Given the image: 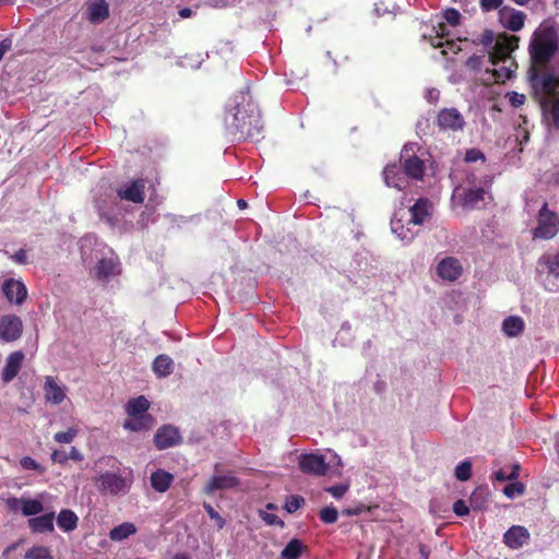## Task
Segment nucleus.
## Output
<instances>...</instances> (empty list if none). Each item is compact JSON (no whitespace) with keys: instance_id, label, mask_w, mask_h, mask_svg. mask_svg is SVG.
<instances>
[{"instance_id":"f257e3e1","label":"nucleus","mask_w":559,"mask_h":559,"mask_svg":"<svg viewBox=\"0 0 559 559\" xmlns=\"http://www.w3.org/2000/svg\"><path fill=\"white\" fill-rule=\"evenodd\" d=\"M558 49V38L551 27L539 28L534 33L530 45L534 66L528 71L535 97L545 109L549 97L559 88V69H549L547 63Z\"/></svg>"},{"instance_id":"f03ea898","label":"nucleus","mask_w":559,"mask_h":559,"mask_svg":"<svg viewBox=\"0 0 559 559\" xmlns=\"http://www.w3.org/2000/svg\"><path fill=\"white\" fill-rule=\"evenodd\" d=\"M225 126L238 139H257L261 134L263 124L260 111L247 92L237 93L228 104Z\"/></svg>"},{"instance_id":"7ed1b4c3","label":"nucleus","mask_w":559,"mask_h":559,"mask_svg":"<svg viewBox=\"0 0 559 559\" xmlns=\"http://www.w3.org/2000/svg\"><path fill=\"white\" fill-rule=\"evenodd\" d=\"M518 43L516 36H502L497 40L495 51H489L492 69L486 71L490 75L488 81L503 83L512 78L516 69L512 52L518 48Z\"/></svg>"},{"instance_id":"20e7f679","label":"nucleus","mask_w":559,"mask_h":559,"mask_svg":"<svg viewBox=\"0 0 559 559\" xmlns=\"http://www.w3.org/2000/svg\"><path fill=\"white\" fill-rule=\"evenodd\" d=\"M132 484V472H104L100 473L96 486L104 495H121L127 493Z\"/></svg>"},{"instance_id":"39448f33","label":"nucleus","mask_w":559,"mask_h":559,"mask_svg":"<svg viewBox=\"0 0 559 559\" xmlns=\"http://www.w3.org/2000/svg\"><path fill=\"white\" fill-rule=\"evenodd\" d=\"M537 273L546 290L559 292V252L543 254L537 261Z\"/></svg>"},{"instance_id":"423d86ee","label":"nucleus","mask_w":559,"mask_h":559,"mask_svg":"<svg viewBox=\"0 0 559 559\" xmlns=\"http://www.w3.org/2000/svg\"><path fill=\"white\" fill-rule=\"evenodd\" d=\"M452 199L465 210H475L479 209L486 199H490V195L485 187L465 188L460 186L454 189Z\"/></svg>"},{"instance_id":"0eeeda50","label":"nucleus","mask_w":559,"mask_h":559,"mask_svg":"<svg viewBox=\"0 0 559 559\" xmlns=\"http://www.w3.org/2000/svg\"><path fill=\"white\" fill-rule=\"evenodd\" d=\"M418 150L417 143H407L401 152L404 174L413 179H421L425 173V162L416 155Z\"/></svg>"},{"instance_id":"6e6552de","label":"nucleus","mask_w":559,"mask_h":559,"mask_svg":"<svg viewBox=\"0 0 559 559\" xmlns=\"http://www.w3.org/2000/svg\"><path fill=\"white\" fill-rule=\"evenodd\" d=\"M559 230V217L555 212L548 210L544 203L538 212L537 226L534 229V237L539 239H551Z\"/></svg>"},{"instance_id":"1a4fd4ad","label":"nucleus","mask_w":559,"mask_h":559,"mask_svg":"<svg viewBox=\"0 0 559 559\" xmlns=\"http://www.w3.org/2000/svg\"><path fill=\"white\" fill-rule=\"evenodd\" d=\"M391 229L405 243L411 242L419 229L411 223L406 212H396L391 221Z\"/></svg>"},{"instance_id":"9d476101","label":"nucleus","mask_w":559,"mask_h":559,"mask_svg":"<svg viewBox=\"0 0 559 559\" xmlns=\"http://www.w3.org/2000/svg\"><path fill=\"white\" fill-rule=\"evenodd\" d=\"M298 466L305 474L324 476L328 473L329 464L321 454L304 453L298 456Z\"/></svg>"},{"instance_id":"9b49d317","label":"nucleus","mask_w":559,"mask_h":559,"mask_svg":"<svg viewBox=\"0 0 559 559\" xmlns=\"http://www.w3.org/2000/svg\"><path fill=\"white\" fill-rule=\"evenodd\" d=\"M120 271L121 269L118 257L112 252H109L108 255H103L98 260L94 269V274L98 281L108 282L111 278L118 276Z\"/></svg>"},{"instance_id":"f8f14e48","label":"nucleus","mask_w":559,"mask_h":559,"mask_svg":"<svg viewBox=\"0 0 559 559\" xmlns=\"http://www.w3.org/2000/svg\"><path fill=\"white\" fill-rule=\"evenodd\" d=\"M23 332V322L15 314H7L0 318V340L11 343L19 340Z\"/></svg>"},{"instance_id":"ddd939ff","label":"nucleus","mask_w":559,"mask_h":559,"mask_svg":"<svg viewBox=\"0 0 559 559\" xmlns=\"http://www.w3.org/2000/svg\"><path fill=\"white\" fill-rule=\"evenodd\" d=\"M437 124L442 130L459 131L465 126V119L456 108H443L437 116Z\"/></svg>"},{"instance_id":"4468645a","label":"nucleus","mask_w":559,"mask_h":559,"mask_svg":"<svg viewBox=\"0 0 559 559\" xmlns=\"http://www.w3.org/2000/svg\"><path fill=\"white\" fill-rule=\"evenodd\" d=\"M214 471V476L204 488L205 493L211 495L216 490L231 489L238 485V479L231 473L219 474V464H215Z\"/></svg>"},{"instance_id":"2eb2a0df","label":"nucleus","mask_w":559,"mask_h":559,"mask_svg":"<svg viewBox=\"0 0 559 559\" xmlns=\"http://www.w3.org/2000/svg\"><path fill=\"white\" fill-rule=\"evenodd\" d=\"M44 393L46 402L59 405L67 397V386L58 382L53 377L46 376L44 382Z\"/></svg>"},{"instance_id":"dca6fc26","label":"nucleus","mask_w":559,"mask_h":559,"mask_svg":"<svg viewBox=\"0 0 559 559\" xmlns=\"http://www.w3.org/2000/svg\"><path fill=\"white\" fill-rule=\"evenodd\" d=\"M435 35H429V43L435 48H443L442 53L447 55L449 51L453 53H457L461 50V46L459 41L445 39L443 38L448 35L445 33V25L440 23L436 28L433 27Z\"/></svg>"},{"instance_id":"f3484780","label":"nucleus","mask_w":559,"mask_h":559,"mask_svg":"<svg viewBox=\"0 0 559 559\" xmlns=\"http://www.w3.org/2000/svg\"><path fill=\"white\" fill-rule=\"evenodd\" d=\"M2 292L5 298L15 305H21L27 297V289L25 285L17 280L9 278L2 284Z\"/></svg>"},{"instance_id":"a211bd4d","label":"nucleus","mask_w":559,"mask_h":559,"mask_svg":"<svg viewBox=\"0 0 559 559\" xmlns=\"http://www.w3.org/2000/svg\"><path fill=\"white\" fill-rule=\"evenodd\" d=\"M432 209V203L428 199H419L406 213L411 223L418 228L431 217Z\"/></svg>"},{"instance_id":"6ab92c4d","label":"nucleus","mask_w":559,"mask_h":559,"mask_svg":"<svg viewBox=\"0 0 559 559\" xmlns=\"http://www.w3.org/2000/svg\"><path fill=\"white\" fill-rule=\"evenodd\" d=\"M180 441V433L178 429L170 425L160 427L154 437L155 445L158 450L168 449L178 444Z\"/></svg>"},{"instance_id":"aec40b11","label":"nucleus","mask_w":559,"mask_h":559,"mask_svg":"<svg viewBox=\"0 0 559 559\" xmlns=\"http://www.w3.org/2000/svg\"><path fill=\"white\" fill-rule=\"evenodd\" d=\"M24 359L25 354L22 350H15L7 357L1 376L4 383L11 382L17 376Z\"/></svg>"},{"instance_id":"412c9836","label":"nucleus","mask_w":559,"mask_h":559,"mask_svg":"<svg viewBox=\"0 0 559 559\" xmlns=\"http://www.w3.org/2000/svg\"><path fill=\"white\" fill-rule=\"evenodd\" d=\"M526 15L522 11L514 10L512 8H502L500 10V21L502 25L512 31L519 32L523 28Z\"/></svg>"},{"instance_id":"4be33fe9","label":"nucleus","mask_w":559,"mask_h":559,"mask_svg":"<svg viewBox=\"0 0 559 559\" xmlns=\"http://www.w3.org/2000/svg\"><path fill=\"white\" fill-rule=\"evenodd\" d=\"M461 273L462 266L454 258H444L437 265V274L444 281L454 282Z\"/></svg>"},{"instance_id":"5701e85b","label":"nucleus","mask_w":559,"mask_h":559,"mask_svg":"<svg viewBox=\"0 0 559 559\" xmlns=\"http://www.w3.org/2000/svg\"><path fill=\"white\" fill-rule=\"evenodd\" d=\"M503 540L508 547L518 549L528 543L530 533L524 526L513 525L504 533Z\"/></svg>"},{"instance_id":"b1692460","label":"nucleus","mask_w":559,"mask_h":559,"mask_svg":"<svg viewBox=\"0 0 559 559\" xmlns=\"http://www.w3.org/2000/svg\"><path fill=\"white\" fill-rule=\"evenodd\" d=\"M144 180L139 179L132 181L124 188H121L117 192V197L121 200L131 201L134 203H142L144 201Z\"/></svg>"},{"instance_id":"393cba45","label":"nucleus","mask_w":559,"mask_h":559,"mask_svg":"<svg viewBox=\"0 0 559 559\" xmlns=\"http://www.w3.org/2000/svg\"><path fill=\"white\" fill-rule=\"evenodd\" d=\"M87 20L93 24H99L109 16V7L105 0H95L87 4Z\"/></svg>"},{"instance_id":"a878e982","label":"nucleus","mask_w":559,"mask_h":559,"mask_svg":"<svg viewBox=\"0 0 559 559\" xmlns=\"http://www.w3.org/2000/svg\"><path fill=\"white\" fill-rule=\"evenodd\" d=\"M383 177L388 187H393L397 190H403L407 185L404 174H402L401 169L395 165L386 166L383 171Z\"/></svg>"},{"instance_id":"bb28decb","label":"nucleus","mask_w":559,"mask_h":559,"mask_svg":"<svg viewBox=\"0 0 559 559\" xmlns=\"http://www.w3.org/2000/svg\"><path fill=\"white\" fill-rule=\"evenodd\" d=\"M55 513L50 512L28 520V526L34 533H44L53 531Z\"/></svg>"},{"instance_id":"cd10ccee","label":"nucleus","mask_w":559,"mask_h":559,"mask_svg":"<svg viewBox=\"0 0 559 559\" xmlns=\"http://www.w3.org/2000/svg\"><path fill=\"white\" fill-rule=\"evenodd\" d=\"M174 481V475L164 471L157 469L151 475V485L157 492H165Z\"/></svg>"},{"instance_id":"c85d7f7f","label":"nucleus","mask_w":559,"mask_h":559,"mask_svg":"<svg viewBox=\"0 0 559 559\" xmlns=\"http://www.w3.org/2000/svg\"><path fill=\"white\" fill-rule=\"evenodd\" d=\"M78 515L69 509L61 510L57 518L58 527L66 533L74 531L78 527Z\"/></svg>"},{"instance_id":"c756f323","label":"nucleus","mask_w":559,"mask_h":559,"mask_svg":"<svg viewBox=\"0 0 559 559\" xmlns=\"http://www.w3.org/2000/svg\"><path fill=\"white\" fill-rule=\"evenodd\" d=\"M150 408V402L144 396H138L135 399H131L126 404V412L128 416H151L147 414V409Z\"/></svg>"},{"instance_id":"7c9ffc66","label":"nucleus","mask_w":559,"mask_h":559,"mask_svg":"<svg viewBox=\"0 0 559 559\" xmlns=\"http://www.w3.org/2000/svg\"><path fill=\"white\" fill-rule=\"evenodd\" d=\"M123 427L131 431L148 430L153 427L154 420L152 416H129Z\"/></svg>"},{"instance_id":"2f4dec72","label":"nucleus","mask_w":559,"mask_h":559,"mask_svg":"<svg viewBox=\"0 0 559 559\" xmlns=\"http://www.w3.org/2000/svg\"><path fill=\"white\" fill-rule=\"evenodd\" d=\"M524 330V321L519 316H510L502 322V331L509 337L520 335Z\"/></svg>"},{"instance_id":"473e14b6","label":"nucleus","mask_w":559,"mask_h":559,"mask_svg":"<svg viewBox=\"0 0 559 559\" xmlns=\"http://www.w3.org/2000/svg\"><path fill=\"white\" fill-rule=\"evenodd\" d=\"M174 370V361L167 355H159L153 362V371L158 378L169 376Z\"/></svg>"},{"instance_id":"72a5a7b5","label":"nucleus","mask_w":559,"mask_h":559,"mask_svg":"<svg viewBox=\"0 0 559 559\" xmlns=\"http://www.w3.org/2000/svg\"><path fill=\"white\" fill-rule=\"evenodd\" d=\"M136 533V526L131 522H124L109 532L112 542H122Z\"/></svg>"},{"instance_id":"f704fd0d","label":"nucleus","mask_w":559,"mask_h":559,"mask_svg":"<svg viewBox=\"0 0 559 559\" xmlns=\"http://www.w3.org/2000/svg\"><path fill=\"white\" fill-rule=\"evenodd\" d=\"M304 548H305L304 544L299 539L294 538L282 550L281 558L282 559H298L299 556L301 555Z\"/></svg>"},{"instance_id":"c9c22d12","label":"nucleus","mask_w":559,"mask_h":559,"mask_svg":"<svg viewBox=\"0 0 559 559\" xmlns=\"http://www.w3.org/2000/svg\"><path fill=\"white\" fill-rule=\"evenodd\" d=\"M44 510L43 502L38 499H26L22 506V513L25 516H34L41 513Z\"/></svg>"},{"instance_id":"e433bc0d","label":"nucleus","mask_w":559,"mask_h":559,"mask_svg":"<svg viewBox=\"0 0 559 559\" xmlns=\"http://www.w3.org/2000/svg\"><path fill=\"white\" fill-rule=\"evenodd\" d=\"M502 36H509L508 34H499L495 35V33L490 29H486L478 38V44L483 45L486 48H489V51H495L497 40Z\"/></svg>"},{"instance_id":"4c0bfd02","label":"nucleus","mask_w":559,"mask_h":559,"mask_svg":"<svg viewBox=\"0 0 559 559\" xmlns=\"http://www.w3.org/2000/svg\"><path fill=\"white\" fill-rule=\"evenodd\" d=\"M486 503V492L481 488L475 489L469 497V504L473 510H483Z\"/></svg>"},{"instance_id":"58836bf2","label":"nucleus","mask_w":559,"mask_h":559,"mask_svg":"<svg viewBox=\"0 0 559 559\" xmlns=\"http://www.w3.org/2000/svg\"><path fill=\"white\" fill-rule=\"evenodd\" d=\"M472 476V462L465 460L455 467V477L460 481H466Z\"/></svg>"},{"instance_id":"ea45409f","label":"nucleus","mask_w":559,"mask_h":559,"mask_svg":"<svg viewBox=\"0 0 559 559\" xmlns=\"http://www.w3.org/2000/svg\"><path fill=\"white\" fill-rule=\"evenodd\" d=\"M116 200H117V197L110 194L108 197V200L105 199V200H100L98 198L95 199V204H96V207L99 212V215L100 216H105L107 217L108 219L110 218V210H109V204H114L116 203Z\"/></svg>"},{"instance_id":"a19ab883","label":"nucleus","mask_w":559,"mask_h":559,"mask_svg":"<svg viewBox=\"0 0 559 559\" xmlns=\"http://www.w3.org/2000/svg\"><path fill=\"white\" fill-rule=\"evenodd\" d=\"M512 483L508 484L503 488V493L510 498L513 499L515 496H521L525 491V486L516 480H511Z\"/></svg>"},{"instance_id":"79ce46f5","label":"nucleus","mask_w":559,"mask_h":559,"mask_svg":"<svg viewBox=\"0 0 559 559\" xmlns=\"http://www.w3.org/2000/svg\"><path fill=\"white\" fill-rule=\"evenodd\" d=\"M319 518L325 524H333L338 519V512L334 507H324L320 510Z\"/></svg>"},{"instance_id":"37998d69","label":"nucleus","mask_w":559,"mask_h":559,"mask_svg":"<svg viewBox=\"0 0 559 559\" xmlns=\"http://www.w3.org/2000/svg\"><path fill=\"white\" fill-rule=\"evenodd\" d=\"M20 465L23 469L36 471L39 475L46 472V468L31 456L22 457L20 460Z\"/></svg>"},{"instance_id":"c03bdc74","label":"nucleus","mask_w":559,"mask_h":559,"mask_svg":"<svg viewBox=\"0 0 559 559\" xmlns=\"http://www.w3.org/2000/svg\"><path fill=\"white\" fill-rule=\"evenodd\" d=\"M78 436V429L69 428L67 431H60L55 433L53 440L58 443L68 444L71 443Z\"/></svg>"},{"instance_id":"a18cd8bd","label":"nucleus","mask_w":559,"mask_h":559,"mask_svg":"<svg viewBox=\"0 0 559 559\" xmlns=\"http://www.w3.org/2000/svg\"><path fill=\"white\" fill-rule=\"evenodd\" d=\"M26 559H47L49 558L48 549L45 547H33L31 548L26 555Z\"/></svg>"},{"instance_id":"49530a36","label":"nucleus","mask_w":559,"mask_h":559,"mask_svg":"<svg viewBox=\"0 0 559 559\" xmlns=\"http://www.w3.org/2000/svg\"><path fill=\"white\" fill-rule=\"evenodd\" d=\"M302 503L304 498H301L300 496H290L285 503V509L287 510V512L293 513L297 511Z\"/></svg>"},{"instance_id":"de8ad7c7","label":"nucleus","mask_w":559,"mask_h":559,"mask_svg":"<svg viewBox=\"0 0 559 559\" xmlns=\"http://www.w3.org/2000/svg\"><path fill=\"white\" fill-rule=\"evenodd\" d=\"M349 485L347 484H338L335 486L328 487L325 490L331 493L335 499H341L347 491Z\"/></svg>"},{"instance_id":"09e8293b","label":"nucleus","mask_w":559,"mask_h":559,"mask_svg":"<svg viewBox=\"0 0 559 559\" xmlns=\"http://www.w3.org/2000/svg\"><path fill=\"white\" fill-rule=\"evenodd\" d=\"M444 20L452 26H456L460 23L461 14L456 9H447L443 13Z\"/></svg>"},{"instance_id":"8fccbe9b","label":"nucleus","mask_w":559,"mask_h":559,"mask_svg":"<svg viewBox=\"0 0 559 559\" xmlns=\"http://www.w3.org/2000/svg\"><path fill=\"white\" fill-rule=\"evenodd\" d=\"M507 98L509 99V103L513 107L518 108L524 104L526 97L524 94L518 92H510L507 94Z\"/></svg>"},{"instance_id":"3c124183","label":"nucleus","mask_w":559,"mask_h":559,"mask_svg":"<svg viewBox=\"0 0 559 559\" xmlns=\"http://www.w3.org/2000/svg\"><path fill=\"white\" fill-rule=\"evenodd\" d=\"M503 3V0H480L479 4L484 12H489L499 9Z\"/></svg>"},{"instance_id":"603ef678","label":"nucleus","mask_w":559,"mask_h":559,"mask_svg":"<svg viewBox=\"0 0 559 559\" xmlns=\"http://www.w3.org/2000/svg\"><path fill=\"white\" fill-rule=\"evenodd\" d=\"M453 512L457 516H465L469 513V508L464 500L460 499L454 502Z\"/></svg>"},{"instance_id":"864d4df0","label":"nucleus","mask_w":559,"mask_h":559,"mask_svg":"<svg viewBox=\"0 0 559 559\" xmlns=\"http://www.w3.org/2000/svg\"><path fill=\"white\" fill-rule=\"evenodd\" d=\"M119 464V462L112 457V456H104V457H100L97 462H96V467H111V468H116L117 465Z\"/></svg>"},{"instance_id":"5fc2aeb1","label":"nucleus","mask_w":559,"mask_h":559,"mask_svg":"<svg viewBox=\"0 0 559 559\" xmlns=\"http://www.w3.org/2000/svg\"><path fill=\"white\" fill-rule=\"evenodd\" d=\"M550 115L554 126L559 129V97L556 98L550 106Z\"/></svg>"},{"instance_id":"6e6d98bb","label":"nucleus","mask_w":559,"mask_h":559,"mask_svg":"<svg viewBox=\"0 0 559 559\" xmlns=\"http://www.w3.org/2000/svg\"><path fill=\"white\" fill-rule=\"evenodd\" d=\"M484 56L473 55L466 60V67L471 70H477L481 67Z\"/></svg>"},{"instance_id":"4d7b16f0","label":"nucleus","mask_w":559,"mask_h":559,"mask_svg":"<svg viewBox=\"0 0 559 559\" xmlns=\"http://www.w3.org/2000/svg\"><path fill=\"white\" fill-rule=\"evenodd\" d=\"M23 503H24V498L23 497L22 498L11 497V498L7 499V507L11 511H17V510L22 511Z\"/></svg>"},{"instance_id":"13d9d810","label":"nucleus","mask_w":559,"mask_h":559,"mask_svg":"<svg viewBox=\"0 0 559 559\" xmlns=\"http://www.w3.org/2000/svg\"><path fill=\"white\" fill-rule=\"evenodd\" d=\"M479 159H484V154L476 148L468 150L465 154V160L468 163H474Z\"/></svg>"},{"instance_id":"bf43d9fd","label":"nucleus","mask_w":559,"mask_h":559,"mask_svg":"<svg viewBox=\"0 0 559 559\" xmlns=\"http://www.w3.org/2000/svg\"><path fill=\"white\" fill-rule=\"evenodd\" d=\"M205 511L207 512V514L210 515L211 519H214L218 522V526L219 527H223L225 521L222 519V516L214 510V508L209 504V503H204L203 504Z\"/></svg>"},{"instance_id":"052dcab7","label":"nucleus","mask_w":559,"mask_h":559,"mask_svg":"<svg viewBox=\"0 0 559 559\" xmlns=\"http://www.w3.org/2000/svg\"><path fill=\"white\" fill-rule=\"evenodd\" d=\"M51 461L59 464H66L68 461V454L64 451L55 450L51 453Z\"/></svg>"},{"instance_id":"680f3d73","label":"nucleus","mask_w":559,"mask_h":559,"mask_svg":"<svg viewBox=\"0 0 559 559\" xmlns=\"http://www.w3.org/2000/svg\"><path fill=\"white\" fill-rule=\"evenodd\" d=\"M440 92L437 88H427L425 98L430 104H436L439 100Z\"/></svg>"},{"instance_id":"e2e57ef3","label":"nucleus","mask_w":559,"mask_h":559,"mask_svg":"<svg viewBox=\"0 0 559 559\" xmlns=\"http://www.w3.org/2000/svg\"><path fill=\"white\" fill-rule=\"evenodd\" d=\"M491 478L496 481L502 483L506 480H510V475L503 468H500L492 473Z\"/></svg>"},{"instance_id":"0e129e2a","label":"nucleus","mask_w":559,"mask_h":559,"mask_svg":"<svg viewBox=\"0 0 559 559\" xmlns=\"http://www.w3.org/2000/svg\"><path fill=\"white\" fill-rule=\"evenodd\" d=\"M12 259L14 262L19 264H25L27 262V255L26 251L24 249L17 250L13 255Z\"/></svg>"},{"instance_id":"69168bd1","label":"nucleus","mask_w":559,"mask_h":559,"mask_svg":"<svg viewBox=\"0 0 559 559\" xmlns=\"http://www.w3.org/2000/svg\"><path fill=\"white\" fill-rule=\"evenodd\" d=\"M69 459L73 460L75 462H81L84 460V456L79 449H76L75 447H72L70 450V453L68 454V460Z\"/></svg>"},{"instance_id":"338daca9","label":"nucleus","mask_w":559,"mask_h":559,"mask_svg":"<svg viewBox=\"0 0 559 559\" xmlns=\"http://www.w3.org/2000/svg\"><path fill=\"white\" fill-rule=\"evenodd\" d=\"M12 41L9 38H4L0 41V60L4 56L5 52H8L11 49Z\"/></svg>"},{"instance_id":"774afa93","label":"nucleus","mask_w":559,"mask_h":559,"mask_svg":"<svg viewBox=\"0 0 559 559\" xmlns=\"http://www.w3.org/2000/svg\"><path fill=\"white\" fill-rule=\"evenodd\" d=\"M520 468H521V466L519 464H513L511 466V469L509 472L510 480H516L518 479Z\"/></svg>"}]
</instances>
